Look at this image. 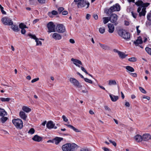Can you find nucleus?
Segmentation results:
<instances>
[{
	"label": "nucleus",
	"mask_w": 151,
	"mask_h": 151,
	"mask_svg": "<svg viewBox=\"0 0 151 151\" xmlns=\"http://www.w3.org/2000/svg\"><path fill=\"white\" fill-rule=\"evenodd\" d=\"M131 13L133 17L134 18H136L137 17V14L136 13H134L133 12H132Z\"/></svg>",
	"instance_id": "49530a36"
},
{
	"label": "nucleus",
	"mask_w": 151,
	"mask_h": 151,
	"mask_svg": "<svg viewBox=\"0 0 151 151\" xmlns=\"http://www.w3.org/2000/svg\"><path fill=\"white\" fill-rule=\"evenodd\" d=\"M47 27L48 29V32H55V26L52 22H50L47 24Z\"/></svg>",
	"instance_id": "6e6552de"
},
{
	"label": "nucleus",
	"mask_w": 151,
	"mask_h": 151,
	"mask_svg": "<svg viewBox=\"0 0 151 151\" xmlns=\"http://www.w3.org/2000/svg\"><path fill=\"white\" fill-rule=\"evenodd\" d=\"M130 75H132L134 77H136L137 76V73H130Z\"/></svg>",
	"instance_id": "69168bd1"
},
{
	"label": "nucleus",
	"mask_w": 151,
	"mask_h": 151,
	"mask_svg": "<svg viewBox=\"0 0 151 151\" xmlns=\"http://www.w3.org/2000/svg\"><path fill=\"white\" fill-rule=\"evenodd\" d=\"M65 125L68 127L70 128L71 129H73L74 131L76 132H81V131L75 128L73 126L70 125V124H65Z\"/></svg>",
	"instance_id": "aec40b11"
},
{
	"label": "nucleus",
	"mask_w": 151,
	"mask_h": 151,
	"mask_svg": "<svg viewBox=\"0 0 151 151\" xmlns=\"http://www.w3.org/2000/svg\"><path fill=\"white\" fill-rule=\"evenodd\" d=\"M99 32L101 34H103L105 31V28L104 27H100L99 28Z\"/></svg>",
	"instance_id": "4c0bfd02"
},
{
	"label": "nucleus",
	"mask_w": 151,
	"mask_h": 151,
	"mask_svg": "<svg viewBox=\"0 0 151 151\" xmlns=\"http://www.w3.org/2000/svg\"><path fill=\"white\" fill-rule=\"evenodd\" d=\"M103 22L104 24H106L110 20L109 18L108 17H104L103 18Z\"/></svg>",
	"instance_id": "c756f323"
},
{
	"label": "nucleus",
	"mask_w": 151,
	"mask_h": 151,
	"mask_svg": "<svg viewBox=\"0 0 151 151\" xmlns=\"http://www.w3.org/2000/svg\"><path fill=\"white\" fill-rule=\"evenodd\" d=\"M110 97L111 100L113 102L116 101L119 99V97L117 96H115L112 95H110Z\"/></svg>",
	"instance_id": "5701e85b"
},
{
	"label": "nucleus",
	"mask_w": 151,
	"mask_h": 151,
	"mask_svg": "<svg viewBox=\"0 0 151 151\" xmlns=\"http://www.w3.org/2000/svg\"><path fill=\"white\" fill-rule=\"evenodd\" d=\"M108 27L109 28V32L110 33L113 32L114 30V27L113 24H108Z\"/></svg>",
	"instance_id": "f3484780"
},
{
	"label": "nucleus",
	"mask_w": 151,
	"mask_h": 151,
	"mask_svg": "<svg viewBox=\"0 0 151 151\" xmlns=\"http://www.w3.org/2000/svg\"><path fill=\"white\" fill-rule=\"evenodd\" d=\"M147 19L150 21H151V13H149L147 15Z\"/></svg>",
	"instance_id": "a18cd8bd"
},
{
	"label": "nucleus",
	"mask_w": 151,
	"mask_h": 151,
	"mask_svg": "<svg viewBox=\"0 0 151 151\" xmlns=\"http://www.w3.org/2000/svg\"><path fill=\"white\" fill-rule=\"evenodd\" d=\"M100 46L104 49H106L107 48V46L101 44H100Z\"/></svg>",
	"instance_id": "052dcab7"
},
{
	"label": "nucleus",
	"mask_w": 151,
	"mask_h": 151,
	"mask_svg": "<svg viewBox=\"0 0 151 151\" xmlns=\"http://www.w3.org/2000/svg\"><path fill=\"white\" fill-rule=\"evenodd\" d=\"M39 80V78H37L34 79L32 80L31 81V82L32 83H33Z\"/></svg>",
	"instance_id": "6e6d98bb"
},
{
	"label": "nucleus",
	"mask_w": 151,
	"mask_h": 151,
	"mask_svg": "<svg viewBox=\"0 0 151 151\" xmlns=\"http://www.w3.org/2000/svg\"><path fill=\"white\" fill-rule=\"evenodd\" d=\"M64 8L63 7H60L58 9V11L59 14L61 13L64 10Z\"/></svg>",
	"instance_id": "c03bdc74"
},
{
	"label": "nucleus",
	"mask_w": 151,
	"mask_h": 151,
	"mask_svg": "<svg viewBox=\"0 0 151 151\" xmlns=\"http://www.w3.org/2000/svg\"><path fill=\"white\" fill-rule=\"evenodd\" d=\"M35 132V130L33 128H31L28 131V133L29 134H32Z\"/></svg>",
	"instance_id": "c9c22d12"
},
{
	"label": "nucleus",
	"mask_w": 151,
	"mask_h": 151,
	"mask_svg": "<svg viewBox=\"0 0 151 151\" xmlns=\"http://www.w3.org/2000/svg\"><path fill=\"white\" fill-rule=\"evenodd\" d=\"M56 29L58 32L63 33L65 30V27L62 24L58 25L56 27Z\"/></svg>",
	"instance_id": "9d476101"
},
{
	"label": "nucleus",
	"mask_w": 151,
	"mask_h": 151,
	"mask_svg": "<svg viewBox=\"0 0 151 151\" xmlns=\"http://www.w3.org/2000/svg\"><path fill=\"white\" fill-rule=\"evenodd\" d=\"M26 32V30L24 29H21V33L22 34L24 35Z\"/></svg>",
	"instance_id": "4d7b16f0"
},
{
	"label": "nucleus",
	"mask_w": 151,
	"mask_h": 151,
	"mask_svg": "<svg viewBox=\"0 0 151 151\" xmlns=\"http://www.w3.org/2000/svg\"><path fill=\"white\" fill-rule=\"evenodd\" d=\"M70 82L72 83L75 87L78 88H81L82 86L79 82L76 79L71 78H70Z\"/></svg>",
	"instance_id": "0eeeda50"
},
{
	"label": "nucleus",
	"mask_w": 151,
	"mask_h": 151,
	"mask_svg": "<svg viewBox=\"0 0 151 151\" xmlns=\"http://www.w3.org/2000/svg\"><path fill=\"white\" fill-rule=\"evenodd\" d=\"M143 99H147V100H149L150 99V98L148 96H146L145 95L143 96L142 97Z\"/></svg>",
	"instance_id": "5fc2aeb1"
},
{
	"label": "nucleus",
	"mask_w": 151,
	"mask_h": 151,
	"mask_svg": "<svg viewBox=\"0 0 151 151\" xmlns=\"http://www.w3.org/2000/svg\"><path fill=\"white\" fill-rule=\"evenodd\" d=\"M136 140L138 142H140L142 140V136L139 134H137L134 137Z\"/></svg>",
	"instance_id": "412c9836"
},
{
	"label": "nucleus",
	"mask_w": 151,
	"mask_h": 151,
	"mask_svg": "<svg viewBox=\"0 0 151 151\" xmlns=\"http://www.w3.org/2000/svg\"><path fill=\"white\" fill-rule=\"evenodd\" d=\"M24 23H21L19 24V27L21 29H24Z\"/></svg>",
	"instance_id": "de8ad7c7"
},
{
	"label": "nucleus",
	"mask_w": 151,
	"mask_h": 151,
	"mask_svg": "<svg viewBox=\"0 0 151 151\" xmlns=\"http://www.w3.org/2000/svg\"><path fill=\"white\" fill-rule=\"evenodd\" d=\"M80 151H91V150H89L88 148H85L81 149Z\"/></svg>",
	"instance_id": "603ef678"
},
{
	"label": "nucleus",
	"mask_w": 151,
	"mask_h": 151,
	"mask_svg": "<svg viewBox=\"0 0 151 151\" xmlns=\"http://www.w3.org/2000/svg\"><path fill=\"white\" fill-rule=\"evenodd\" d=\"M62 118L63 119L64 121L65 122H67L68 121V119L66 118V117L65 116L63 115L62 116Z\"/></svg>",
	"instance_id": "09e8293b"
},
{
	"label": "nucleus",
	"mask_w": 151,
	"mask_h": 151,
	"mask_svg": "<svg viewBox=\"0 0 151 151\" xmlns=\"http://www.w3.org/2000/svg\"><path fill=\"white\" fill-rule=\"evenodd\" d=\"M142 140L147 141L151 139V136L149 134H144L142 136Z\"/></svg>",
	"instance_id": "9b49d317"
},
{
	"label": "nucleus",
	"mask_w": 151,
	"mask_h": 151,
	"mask_svg": "<svg viewBox=\"0 0 151 151\" xmlns=\"http://www.w3.org/2000/svg\"><path fill=\"white\" fill-rule=\"evenodd\" d=\"M109 142L111 143H112V144L115 147H116V142L115 141H113L111 140H109Z\"/></svg>",
	"instance_id": "3c124183"
},
{
	"label": "nucleus",
	"mask_w": 151,
	"mask_h": 151,
	"mask_svg": "<svg viewBox=\"0 0 151 151\" xmlns=\"http://www.w3.org/2000/svg\"><path fill=\"white\" fill-rule=\"evenodd\" d=\"M77 4L78 8L84 7L86 9H87L89 6L90 3L88 1L84 0L81 2H78Z\"/></svg>",
	"instance_id": "39448f33"
},
{
	"label": "nucleus",
	"mask_w": 151,
	"mask_h": 151,
	"mask_svg": "<svg viewBox=\"0 0 151 151\" xmlns=\"http://www.w3.org/2000/svg\"><path fill=\"white\" fill-rule=\"evenodd\" d=\"M35 41L36 42V45H42V42L39 41L38 38H37V40H36Z\"/></svg>",
	"instance_id": "a19ab883"
},
{
	"label": "nucleus",
	"mask_w": 151,
	"mask_h": 151,
	"mask_svg": "<svg viewBox=\"0 0 151 151\" xmlns=\"http://www.w3.org/2000/svg\"><path fill=\"white\" fill-rule=\"evenodd\" d=\"M125 68L128 71L131 72H133L134 71V68L132 67L129 66H127Z\"/></svg>",
	"instance_id": "c85d7f7f"
},
{
	"label": "nucleus",
	"mask_w": 151,
	"mask_h": 151,
	"mask_svg": "<svg viewBox=\"0 0 151 151\" xmlns=\"http://www.w3.org/2000/svg\"><path fill=\"white\" fill-rule=\"evenodd\" d=\"M68 12L66 11H64L62 12V14L63 15H66L68 14Z\"/></svg>",
	"instance_id": "338daca9"
},
{
	"label": "nucleus",
	"mask_w": 151,
	"mask_h": 151,
	"mask_svg": "<svg viewBox=\"0 0 151 151\" xmlns=\"http://www.w3.org/2000/svg\"><path fill=\"white\" fill-rule=\"evenodd\" d=\"M118 16L115 14H111L109 17L110 21L113 23H114L115 25L118 24L117 21L118 19Z\"/></svg>",
	"instance_id": "1a4fd4ad"
},
{
	"label": "nucleus",
	"mask_w": 151,
	"mask_h": 151,
	"mask_svg": "<svg viewBox=\"0 0 151 151\" xmlns=\"http://www.w3.org/2000/svg\"><path fill=\"white\" fill-rule=\"evenodd\" d=\"M58 14V12L55 10H53L51 12H49L48 13V15L51 18L52 17V15H57Z\"/></svg>",
	"instance_id": "393cba45"
},
{
	"label": "nucleus",
	"mask_w": 151,
	"mask_h": 151,
	"mask_svg": "<svg viewBox=\"0 0 151 151\" xmlns=\"http://www.w3.org/2000/svg\"><path fill=\"white\" fill-rule=\"evenodd\" d=\"M11 28L13 31L15 32H18L20 30L17 25L13 24L12 25Z\"/></svg>",
	"instance_id": "4be33fe9"
},
{
	"label": "nucleus",
	"mask_w": 151,
	"mask_h": 151,
	"mask_svg": "<svg viewBox=\"0 0 151 151\" xmlns=\"http://www.w3.org/2000/svg\"><path fill=\"white\" fill-rule=\"evenodd\" d=\"M71 60L73 62V63L75 65V64L76 65L78 64L81 65H82V63L81 62L78 60L72 58L71 59Z\"/></svg>",
	"instance_id": "6ab92c4d"
},
{
	"label": "nucleus",
	"mask_w": 151,
	"mask_h": 151,
	"mask_svg": "<svg viewBox=\"0 0 151 151\" xmlns=\"http://www.w3.org/2000/svg\"><path fill=\"white\" fill-rule=\"evenodd\" d=\"M143 42L142 39L140 37H138L137 39L134 41V43L136 46H138L139 44H141Z\"/></svg>",
	"instance_id": "2eb2a0df"
},
{
	"label": "nucleus",
	"mask_w": 151,
	"mask_h": 151,
	"mask_svg": "<svg viewBox=\"0 0 151 151\" xmlns=\"http://www.w3.org/2000/svg\"><path fill=\"white\" fill-rule=\"evenodd\" d=\"M39 3L42 4H45V3L46 0H37Z\"/></svg>",
	"instance_id": "864d4df0"
},
{
	"label": "nucleus",
	"mask_w": 151,
	"mask_h": 151,
	"mask_svg": "<svg viewBox=\"0 0 151 151\" xmlns=\"http://www.w3.org/2000/svg\"><path fill=\"white\" fill-rule=\"evenodd\" d=\"M52 37L55 40H60L62 38V36L56 33L53 34Z\"/></svg>",
	"instance_id": "dca6fc26"
},
{
	"label": "nucleus",
	"mask_w": 151,
	"mask_h": 151,
	"mask_svg": "<svg viewBox=\"0 0 151 151\" xmlns=\"http://www.w3.org/2000/svg\"><path fill=\"white\" fill-rule=\"evenodd\" d=\"M139 26H137L136 27V29L137 30V32L138 35H139L140 32V31L138 29Z\"/></svg>",
	"instance_id": "e2e57ef3"
},
{
	"label": "nucleus",
	"mask_w": 151,
	"mask_h": 151,
	"mask_svg": "<svg viewBox=\"0 0 151 151\" xmlns=\"http://www.w3.org/2000/svg\"><path fill=\"white\" fill-rule=\"evenodd\" d=\"M150 4L149 3H144L143 2L142 5V7H143V8L147 7Z\"/></svg>",
	"instance_id": "79ce46f5"
},
{
	"label": "nucleus",
	"mask_w": 151,
	"mask_h": 151,
	"mask_svg": "<svg viewBox=\"0 0 151 151\" xmlns=\"http://www.w3.org/2000/svg\"><path fill=\"white\" fill-rule=\"evenodd\" d=\"M118 55L120 58L122 59L125 58L128 55L125 54L124 52L121 51Z\"/></svg>",
	"instance_id": "a878e982"
},
{
	"label": "nucleus",
	"mask_w": 151,
	"mask_h": 151,
	"mask_svg": "<svg viewBox=\"0 0 151 151\" xmlns=\"http://www.w3.org/2000/svg\"><path fill=\"white\" fill-rule=\"evenodd\" d=\"M63 139V138L58 137H56L52 140L53 142L56 145H58L59 143Z\"/></svg>",
	"instance_id": "4468645a"
},
{
	"label": "nucleus",
	"mask_w": 151,
	"mask_h": 151,
	"mask_svg": "<svg viewBox=\"0 0 151 151\" xmlns=\"http://www.w3.org/2000/svg\"><path fill=\"white\" fill-rule=\"evenodd\" d=\"M116 81L115 80H109V85H116Z\"/></svg>",
	"instance_id": "473e14b6"
},
{
	"label": "nucleus",
	"mask_w": 151,
	"mask_h": 151,
	"mask_svg": "<svg viewBox=\"0 0 151 151\" xmlns=\"http://www.w3.org/2000/svg\"><path fill=\"white\" fill-rule=\"evenodd\" d=\"M8 118L6 117H2L1 118V121L2 123H4V122L8 119Z\"/></svg>",
	"instance_id": "72a5a7b5"
},
{
	"label": "nucleus",
	"mask_w": 151,
	"mask_h": 151,
	"mask_svg": "<svg viewBox=\"0 0 151 151\" xmlns=\"http://www.w3.org/2000/svg\"><path fill=\"white\" fill-rule=\"evenodd\" d=\"M19 115L20 117L23 120H26L27 116L24 112L21 111L19 112Z\"/></svg>",
	"instance_id": "ddd939ff"
},
{
	"label": "nucleus",
	"mask_w": 151,
	"mask_h": 151,
	"mask_svg": "<svg viewBox=\"0 0 151 151\" xmlns=\"http://www.w3.org/2000/svg\"><path fill=\"white\" fill-rule=\"evenodd\" d=\"M139 89L140 91L143 93H146L147 92L142 87H139Z\"/></svg>",
	"instance_id": "ea45409f"
},
{
	"label": "nucleus",
	"mask_w": 151,
	"mask_h": 151,
	"mask_svg": "<svg viewBox=\"0 0 151 151\" xmlns=\"http://www.w3.org/2000/svg\"><path fill=\"white\" fill-rule=\"evenodd\" d=\"M118 33L120 36L125 40H128L130 38L129 33L124 29H119L118 31Z\"/></svg>",
	"instance_id": "f03ea898"
},
{
	"label": "nucleus",
	"mask_w": 151,
	"mask_h": 151,
	"mask_svg": "<svg viewBox=\"0 0 151 151\" xmlns=\"http://www.w3.org/2000/svg\"><path fill=\"white\" fill-rule=\"evenodd\" d=\"M55 126V124H54L53 122L52 121H48L46 124L47 128L49 129L54 128Z\"/></svg>",
	"instance_id": "f8f14e48"
},
{
	"label": "nucleus",
	"mask_w": 151,
	"mask_h": 151,
	"mask_svg": "<svg viewBox=\"0 0 151 151\" xmlns=\"http://www.w3.org/2000/svg\"><path fill=\"white\" fill-rule=\"evenodd\" d=\"M39 21V19H36L34 20L33 22V24H35Z\"/></svg>",
	"instance_id": "774afa93"
},
{
	"label": "nucleus",
	"mask_w": 151,
	"mask_h": 151,
	"mask_svg": "<svg viewBox=\"0 0 151 151\" xmlns=\"http://www.w3.org/2000/svg\"><path fill=\"white\" fill-rule=\"evenodd\" d=\"M12 122L17 128L21 129L22 128L23 123L20 119L17 118L13 119L12 120Z\"/></svg>",
	"instance_id": "7ed1b4c3"
},
{
	"label": "nucleus",
	"mask_w": 151,
	"mask_h": 151,
	"mask_svg": "<svg viewBox=\"0 0 151 151\" xmlns=\"http://www.w3.org/2000/svg\"><path fill=\"white\" fill-rule=\"evenodd\" d=\"M145 50L148 54L151 55V48L147 47L145 48Z\"/></svg>",
	"instance_id": "e433bc0d"
},
{
	"label": "nucleus",
	"mask_w": 151,
	"mask_h": 151,
	"mask_svg": "<svg viewBox=\"0 0 151 151\" xmlns=\"http://www.w3.org/2000/svg\"><path fill=\"white\" fill-rule=\"evenodd\" d=\"M120 10V6L118 4H116L113 6H111L108 10L106 13L108 14H110L112 12L115 11H119Z\"/></svg>",
	"instance_id": "20e7f679"
},
{
	"label": "nucleus",
	"mask_w": 151,
	"mask_h": 151,
	"mask_svg": "<svg viewBox=\"0 0 151 151\" xmlns=\"http://www.w3.org/2000/svg\"><path fill=\"white\" fill-rule=\"evenodd\" d=\"M42 138L37 135H35L32 138V139L34 141L40 142L42 140Z\"/></svg>",
	"instance_id": "a211bd4d"
},
{
	"label": "nucleus",
	"mask_w": 151,
	"mask_h": 151,
	"mask_svg": "<svg viewBox=\"0 0 151 151\" xmlns=\"http://www.w3.org/2000/svg\"><path fill=\"white\" fill-rule=\"evenodd\" d=\"M81 70L84 72L86 74H88V72L86 71L85 69L82 66L81 67Z\"/></svg>",
	"instance_id": "8fccbe9b"
},
{
	"label": "nucleus",
	"mask_w": 151,
	"mask_h": 151,
	"mask_svg": "<svg viewBox=\"0 0 151 151\" xmlns=\"http://www.w3.org/2000/svg\"><path fill=\"white\" fill-rule=\"evenodd\" d=\"M77 145L75 143H67L62 146L63 151H76L77 149Z\"/></svg>",
	"instance_id": "f257e3e1"
},
{
	"label": "nucleus",
	"mask_w": 151,
	"mask_h": 151,
	"mask_svg": "<svg viewBox=\"0 0 151 151\" xmlns=\"http://www.w3.org/2000/svg\"><path fill=\"white\" fill-rule=\"evenodd\" d=\"M1 21L5 25H11L13 24V22L12 19L7 17H4L3 18L1 19Z\"/></svg>",
	"instance_id": "423d86ee"
},
{
	"label": "nucleus",
	"mask_w": 151,
	"mask_h": 151,
	"mask_svg": "<svg viewBox=\"0 0 151 151\" xmlns=\"http://www.w3.org/2000/svg\"><path fill=\"white\" fill-rule=\"evenodd\" d=\"M143 1H138L136 2L135 4L137 6H142Z\"/></svg>",
	"instance_id": "f704fd0d"
},
{
	"label": "nucleus",
	"mask_w": 151,
	"mask_h": 151,
	"mask_svg": "<svg viewBox=\"0 0 151 151\" xmlns=\"http://www.w3.org/2000/svg\"><path fill=\"white\" fill-rule=\"evenodd\" d=\"M105 109L109 111H111V109L108 106H104Z\"/></svg>",
	"instance_id": "bf43d9fd"
},
{
	"label": "nucleus",
	"mask_w": 151,
	"mask_h": 151,
	"mask_svg": "<svg viewBox=\"0 0 151 151\" xmlns=\"http://www.w3.org/2000/svg\"><path fill=\"white\" fill-rule=\"evenodd\" d=\"M1 11L2 14H6V12L4 10V8L2 6H1Z\"/></svg>",
	"instance_id": "13d9d810"
},
{
	"label": "nucleus",
	"mask_w": 151,
	"mask_h": 151,
	"mask_svg": "<svg viewBox=\"0 0 151 151\" xmlns=\"http://www.w3.org/2000/svg\"><path fill=\"white\" fill-rule=\"evenodd\" d=\"M137 58L135 57H132L129 58L128 60L130 62H135L137 61Z\"/></svg>",
	"instance_id": "58836bf2"
},
{
	"label": "nucleus",
	"mask_w": 151,
	"mask_h": 151,
	"mask_svg": "<svg viewBox=\"0 0 151 151\" xmlns=\"http://www.w3.org/2000/svg\"><path fill=\"white\" fill-rule=\"evenodd\" d=\"M7 115V112L3 109L0 108V116L2 117Z\"/></svg>",
	"instance_id": "b1692460"
},
{
	"label": "nucleus",
	"mask_w": 151,
	"mask_h": 151,
	"mask_svg": "<svg viewBox=\"0 0 151 151\" xmlns=\"http://www.w3.org/2000/svg\"><path fill=\"white\" fill-rule=\"evenodd\" d=\"M146 9L145 8H143L142 9V11L139 13V16L140 17H141L142 16H145V15L146 12Z\"/></svg>",
	"instance_id": "bb28decb"
},
{
	"label": "nucleus",
	"mask_w": 151,
	"mask_h": 151,
	"mask_svg": "<svg viewBox=\"0 0 151 151\" xmlns=\"http://www.w3.org/2000/svg\"><path fill=\"white\" fill-rule=\"evenodd\" d=\"M84 80L86 82L92 84L93 83L92 81L87 78H84Z\"/></svg>",
	"instance_id": "37998d69"
},
{
	"label": "nucleus",
	"mask_w": 151,
	"mask_h": 151,
	"mask_svg": "<svg viewBox=\"0 0 151 151\" xmlns=\"http://www.w3.org/2000/svg\"><path fill=\"white\" fill-rule=\"evenodd\" d=\"M28 35L31 38L35 40H37V38L36 36L34 35H32L31 33H29Z\"/></svg>",
	"instance_id": "2f4dec72"
},
{
	"label": "nucleus",
	"mask_w": 151,
	"mask_h": 151,
	"mask_svg": "<svg viewBox=\"0 0 151 151\" xmlns=\"http://www.w3.org/2000/svg\"><path fill=\"white\" fill-rule=\"evenodd\" d=\"M0 100L3 102L9 101L11 99L9 98H0Z\"/></svg>",
	"instance_id": "7c9ffc66"
},
{
	"label": "nucleus",
	"mask_w": 151,
	"mask_h": 151,
	"mask_svg": "<svg viewBox=\"0 0 151 151\" xmlns=\"http://www.w3.org/2000/svg\"><path fill=\"white\" fill-rule=\"evenodd\" d=\"M22 109L24 111L27 113L31 111V109L25 106H23L22 107Z\"/></svg>",
	"instance_id": "cd10ccee"
},
{
	"label": "nucleus",
	"mask_w": 151,
	"mask_h": 151,
	"mask_svg": "<svg viewBox=\"0 0 151 151\" xmlns=\"http://www.w3.org/2000/svg\"><path fill=\"white\" fill-rule=\"evenodd\" d=\"M125 105L127 107H129L130 106V104L128 102H125Z\"/></svg>",
	"instance_id": "0e129e2a"
},
{
	"label": "nucleus",
	"mask_w": 151,
	"mask_h": 151,
	"mask_svg": "<svg viewBox=\"0 0 151 151\" xmlns=\"http://www.w3.org/2000/svg\"><path fill=\"white\" fill-rule=\"evenodd\" d=\"M91 17V15L89 14H87L86 17V19L88 20Z\"/></svg>",
	"instance_id": "680f3d73"
}]
</instances>
